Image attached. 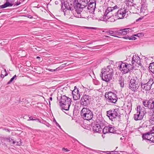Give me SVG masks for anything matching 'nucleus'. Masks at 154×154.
Here are the masks:
<instances>
[{
	"mask_svg": "<svg viewBox=\"0 0 154 154\" xmlns=\"http://www.w3.org/2000/svg\"><path fill=\"white\" fill-rule=\"evenodd\" d=\"M73 5L74 9H75V11L78 15L77 17L81 18V13L82 11L84 8L79 2L78 0H74Z\"/></svg>",
	"mask_w": 154,
	"mask_h": 154,
	"instance_id": "39448f33",
	"label": "nucleus"
},
{
	"mask_svg": "<svg viewBox=\"0 0 154 154\" xmlns=\"http://www.w3.org/2000/svg\"><path fill=\"white\" fill-rule=\"evenodd\" d=\"M143 17H139L138 19L136 20V22H137L139 21L140 20H141L143 19Z\"/></svg>",
	"mask_w": 154,
	"mask_h": 154,
	"instance_id": "603ef678",
	"label": "nucleus"
},
{
	"mask_svg": "<svg viewBox=\"0 0 154 154\" xmlns=\"http://www.w3.org/2000/svg\"><path fill=\"white\" fill-rule=\"evenodd\" d=\"M141 86L142 88H143V90H144L146 91H148V89H149V88H146V85H145V83H143V82H141Z\"/></svg>",
	"mask_w": 154,
	"mask_h": 154,
	"instance_id": "e433bc0d",
	"label": "nucleus"
},
{
	"mask_svg": "<svg viewBox=\"0 0 154 154\" xmlns=\"http://www.w3.org/2000/svg\"><path fill=\"white\" fill-rule=\"evenodd\" d=\"M131 83L130 81V83L129 84V86L128 87L132 91H134L135 92L138 89H133V87L134 86V88L135 87V84H134V83L133 84H132V85H131Z\"/></svg>",
	"mask_w": 154,
	"mask_h": 154,
	"instance_id": "c756f323",
	"label": "nucleus"
},
{
	"mask_svg": "<svg viewBox=\"0 0 154 154\" xmlns=\"http://www.w3.org/2000/svg\"><path fill=\"white\" fill-rule=\"evenodd\" d=\"M149 68L151 71L154 73V62L151 63Z\"/></svg>",
	"mask_w": 154,
	"mask_h": 154,
	"instance_id": "c85d7f7f",
	"label": "nucleus"
},
{
	"mask_svg": "<svg viewBox=\"0 0 154 154\" xmlns=\"http://www.w3.org/2000/svg\"><path fill=\"white\" fill-rule=\"evenodd\" d=\"M106 113L110 119L113 121L115 120L116 119H118V123L120 122L121 116L119 109H110L106 112Z\"/></svg>",
	"mask_w": 154,
	"mask_h": 154,
	"instance_id": "f03ea898",
	"label": "nucleus"
},
{
	"mask_svg": "<svg viewBox=\"0 0 154 154\" xmlns=\"http://www.w3.org/2000/svg\"><path fill=\"white\" fill-rule=\"evenodd\" d=\"M149 142L150 143L152 142L154 143V136H152H152L150 138Z\"/></svg>",
	"mask_w": 154,
	"mask_h": 154,
	"instance_id": "ea45409f",
	"label": "nucleus"
},
{
	"mask_svg": "<svg viewBox=\"0 0 154 154\" xmlns=\"http://www.w3.org/2000/svg\"><path fill=\"white\" fill-rule=\"evenodd\" d=\"M109 128H110V133H114L116 132V130L113 126L111 125V127Z\"/></svg>",
	"mask_w": 154,
	"mask_h": 154,
	"instance_id": "473e14b6",
	"label": "nucleus"
},
{
	"mask_svg": "<svg viewBox=\"0 0 154 154\" xmlns=\"http://www.w3.org/2000/svg\"><path fill=\"white\" fill-rule=\"evenodd\" d=\"M130 57H132V58H135V57H134V54H131L130 56Z\"/></svg>",
	"mask_w": 154,
	"mask_h": 154,
	"instance_id": "e2e57ef3",
	"label": "nucleus"
},
{
	"mask_svg": "<svg viewBox=\"0 0 154 154\" xmlns=\"http://www.w3.org/2000/svg\"><path fill=\"white\" fill-rule=\"evenodd\" d=\"M144 35V34L143 33L141 32L140 33H138L134 34V36L138 37H143Z\"/></svg>",
	"mask_w": 154,
	"mask_h": 154,
	"instance_id": "4c0bfd02",
	"label": "nucleus"
},
{
	"mask_svg": "<svg viewBox=\"0 0 154 154\" xmlns=\"http://www.w3.org/2000/svg\"><path fill=\"white\" fill-rule=\"evenodd\" d=\"M89 1L91 2H93V3H96V0H88Z\"/></svg>",
	"mask_w": 154,
	"mask_h": 154,
	"instance_id": "052dcab7",
	"label": "nucleus"
},
{
	"mask_svg": "<svg viewBox=\"0 0 154 154\" xmlns=\"http://www.w3.org/2000/svg\"><path fill=\"white\" fill-rule=\"evenodd\" d=\"M148 107L150 109H153L154 110V101L150 99L149 100Z\"/></svg>",
	"mask_w": 154,
	"mask_h": 154,
	"instance_id": "b1692460",
	"label": "nucleus"
},
{
	"mask_svg": "<svg viewBox=\"0 0 154 154\" xmlns=\"http://www.w3.org/2000/svg\"><path fill=\"white\" fill-rule=\"evenodd\" d=\"M111 125H109L108 126H106L103 129V132L104 134H105L108 133H110V128H109V127H111Z\"/></svg>",
	"mask_w": 154,
	"mask_h": 154,
	"instance_id": "393cba45",
	"label": "nucleus"
},
{
	"mask_svg": "<svg viewBox=\"0 0 154 154\" xmlns=\"http://www.w3.org/2000/svg\"><path fill=\"white\" fill-rule=\"evenodd\" d=\"M21 4V2H17L15 4H14V6H18L19 5Z\"/></svg>",
	"mask_w": 154,
	"mask_h": 154,
	"instance_id": "5fc2aeb1",
	"label": "nucleus"
},
{
	"mask_svg": "<svg viewBox=\"0 0 154 154\" xmlns=\"http://www.w3.org/2000/svg\"><path fill=\"white\" fill-rule=\"evenodd\" d=\"M124 29H126L125 30L127 31V33H129V32H132V31H133L130 28H124Z\"/></svg>",
	"mask_w": 154,
	"mask_h": 154,
	"instance_id": "c03bdc74",
	"label": "nucleus"
},
{
	"mask_svg": "<svg viewBox=\"0 0 154 154\" xmlns=\"http://www.w3.org/2000/svg\"><path fill=\"white\" fill-rule=\"evenodd\" d=\"M112 8L111 7H108L105 10V12L106 14H108L110 12H112L113 11V9H112Z\"/></svg>",
	"mask_w": 154,
	"mask_h": 154,
	"instance_id": "c9c22d12",
	"label": "nucleus"
},
{
	"mask_svg": "<svg viewBox=\"0 0 154 154\" xmlns=\"http://www.w3.org/2000/svg\"><path fill=\"white\" fill-rule=\"evenodd\" d=\"M61 8L63 10L64 15H69L67 11H72L74 9L69 5V3L67 2H65L64 0H62L61 2Z\"/></svg>",
	"mask_w": 154,
	"mask_h": 154,
	"instance_id": "0eeeda50",
	"label": "nucleus"
},
{
	"mask_svg": "<svg viewBox=\"0 0 154 154\" xmlns=\"http://www.w3.org/2000/svg\"><path fill=\"white\" fill-rule=\"evenodd\" d=\"M128 11L124 8H121L117 12L115 13V16L118 17V19H122L125 16L126 13Z\"/></svg>",
	"mask_w": 154,
	"mask_h": 154,
	"instance_id": "f8f14e48",
	"label": "nucleus"
},
{
	"mask_svg": "<svg viewBox=\"0 0 154 154\" xmlns=\"http://www.w3.org/2000/svg\"><path fill=\"white\" fill-rule=\"evenodd\" d=\"M154 82L153 79H150L146 83H145V85H146V88H149L148 91L151 88V86L153 84Z\"/></svg>",
	"mask_w": 154,
	"mask_h": 154,
	"instance_id": "412c9836",
	"label": "nucleus"
},
{
	"mask_svg": "<svg viewBox=\"0 0 154 154\" xmlns=\"http://www.w3.org/2000/svg\"><path fill=\"white\" fill-rule=\"evenodd\" d=\"M91 97L88 95L84 94L81 98L80 104L84 106H88L90 103Z\"/></svg>",
	"mask_w": 154,
	"mask_h": 154,
	"instance_id": "6e6552de",
	"label": "nucleus"
},
{
	"mask_svg": "<svg viewBox=\"0 0 154 154\" xmlns=\"http://www.w3.org/2000/svg\"><path fill=\"white\" fill-rule=\"evenodd\" d=\"M113 70L110 66H107L106 68H103L101 69V74L109 75H113Z\"/></svg>",
	"mask_w": 154,
	"mask_h": 154,
	"instance_id": "9b49d317",
	"label": "nucleus"
},
{
	"mask_svg": "<svg viewBox=\"0 0 154 154\" xmlns=\"http://www.w3.org/2000/svg\"><path fill=\"white\" fill-rule=\"evenodd\" d=\"M7 141L10 143H12L13 144H14L16 143V142L12 138H11L10 137H7Z\"/></svg>",
	"mask_w": 154,
	"mask_h": 154,
	"instance_id": "2f4dec72",
	"label": "nucleus"
},
{
	"mask_svg": "<svg viewBox=\"0 0 154 154\" xmlns=\"http://www.w3.org/2000/svg\"><path fill=\"white\" fill-rule=\"evenodd\" d=\"M100 76L101 78L103 81L106 82H108L112 80L113 76L109 75H108L100 74Z\"/></svg>",
	"mask_w": 154,
	"mask_h": 154,
	"instance_id": "6ab92c4d",
	"label": "nucleus"
},
{
	"mask_svg": "<svg viewBox=\"0 0 154 154\" xmlns=\"http://www.w3.org/2000/svg\"><path fill=\"white\" fill-rule=\"evenodd\" d=\"M127 2H131V3H132L134 2V0H126Z\"/></svg>",
	"mask_w": 154,
	"mask_h": 154,
	"instance_id": "6e6d98bb",
	"label": "nucleus"
},
{
	"mask_svg": "<svg viewBox=\"0 0 154 154\" xmlns=\"http://www.w3.org/2000/svg\"><path fill=\"white\" fill-rule=\"evenodd\" d=\"M16 77V75H15L7 83V85L10 84L14 79Z\"/></svg>",
	"mask_w": 154,
	"mask_h": 154,
	"instance_id": "58836bf2",
	"label": "nucleus"
},
{
	"mask_svg": "<svg viewBox=\"0 0 154 154\" xmlns=\"http://www.w3.org/2000/svg\"><path fill=\"white\" fill-rule=\"evenodd\" d=\"M108 14H106L105 12L103 15V20L105 19L106 20V17H107V15Z\"/></svg>",
	"mask_w": 154,
	"mask_h": 154,
	"instance_id": "09e8293b",
	"label": "nucleus"
},
{
	"mask_svg": "<svg viewBox=\"0 0 154 154\" xmlns=\"http://www.w3.org/2000/svg\"><path fill=\"white\" fill-rule=\"evenodd\" d=\"M134 57H135V58H140L137 54H136L135 53H134Z\"/></svg>",
	"mask_w": 154,
	"mask_h": 154,
	"instance_id": "680f3d73",
	"label": "nucleus"
},
{
	"mask_svg": "<svg viewBox=\"0 0 154 154\" xmlns=\"http://www.w3.org/2000/svg\"><path fill=\"white\" fill-rule=\"evenodd\" d=\"M1 78H4V75L2 74H1Z\"/></svg>",
	"mask_w": 154,
	"mask_h": 154,
	"instance_id": "774afa93",
	"label": "nucleus"
},
{
	"mask_svg": "<svg viewBox=\"0 0 154 154\" xmlns=\"http://www.w3.org/2000/svg\"><path fill=\"white\" fill-rule=\"evenodd\" d=\"M134 36V35L131 36V40H135L137 39V38Z\"/></svg>",
	"mask_w": 154,
	"mask_h": 154,
	"instance_id": "8fccbe9b",
	"label": "nucleus"
},
{
	"mask_svg": "<svg viewBox=\"0 0 154 154\" xmlns=\"http://www.w3.org/2000/svg\"><path fill=\"white\" fill-rule=\"evenodd\" d=\"M109 30H108V31H106L105 32H106V33L109 34Z\"/></svg>",
	"mask_w": 154,
	"mask_h": 154,
	"instance_id": "69168bd1",
	"label": "nucleus"
},
{
	"mask_svg": "<svg viewBox=\"0 0 154 154\" xmlns=\"http://www.w3.org/2000/svg\"><path fill=\"white\" fill-rule=\"evenodd\" d=\"M72 93L74 100H76L80 99V95L79 90L76 86L74 87V89L72 91Z\"/></svg>",
	"mask_w": 154,
	"mask_h": 154,
	"instance_id": "dca6fc26",
	"label": "nucleus"
},
{
	"mask_svg": "<svg viewBox=\"0 0 154 154\" xmlns=\"http://www.w3.org/2000/svg\"><path fill=\"white\" fill-rule=\"evenodd\" d=\"M126 29H120L117 30H115L114 34L112 35V36L115 37H119L117 36V35L119 36L123 35H126L127 34V31L125 30Z\"/></svg>",
	"mask_w": 154,
	"mask_h": 154,
	"instance_id": "2eb2a0df",
	"label": "nucleus"
},
{
	"mask_svg": "<svg viewBox=\"0 0 154 154\" xmlns=\"http://www.w3.org/2000/svg\"><path fill=\"white\" fill-rule=\"evenodd\" d=\"M111 16H110L109 15H107V17H106V20H107V19H109L110 18H111Z\"/></svg>",
	"mask_w": 154,
	"mask_h": 154,
	"instance_id": "13d9d810",
	"label": "nucleus"
},
{
	"mask_svg": "<svg viewBox=\"0 0 154 154\" xmlns=\"http://www.w3.org/2000/svg\"><path fill=\"white\" fill-rule=\"evenodd\" d=\"M72 138V139L74 140H76V141L78 143H79V144H81L82 145V146H84V147L87 148V149H90V148H88V147H87L86 146H85V145H83V144H82V143H81L80 142H79L75 138H74L72 137H71Z\"/></svg>",
	"mask_w": 154,
	"mask_h": 154,
	"instance_id": "a19ab883",
	"label": "nucleus"
},
{
	"mask_svg": "<svg viewBox=\"0 0 154 154\" xmlns=\"http://www.w3.org/2000/svg\"><path fill=\"white\" fill-rule=\"evenodd\" d=\"M141 80V78L140 77L135 76L133 77V79H132L130 80V82L131 83V85H132V84H135V87L134 88V86L133 87V89H138L140 85V81Z\"/></svg>",
	"mask_w": 154,
	"mask_h": 154,
	"instance_id": "1a4fd4ad",
	"label": "nucleus"
},
{
	"mask_svg": "<svg viewBox=\"0 0 154 154\" xmlns=\"http://www.w3.org/2000/svg\"><path fill=\"white\" fill-rule=\"evenodd\" d=\"M92 127L93 131L96 133H100L102 130V127L100 125L97 124L95 122L92 123Z\"/></svg>",
	"mask_w": 154,
	"mask_h": 154,
	"instance_id": "4468645a",
	"label": "nucleus"
},
{
	"mask_svg": "<svg viewBox=\"0 0 154 154\" xmlns=\"http://www.w3.org/2000/svg\"><path fill=\"white\" fill-rule=\"evenodd\" d=\"M149 100H143L142 101L143 104V105L146 107H147L148 106Z\"/></svg>",
	"mask_w": 154,
	"mask_h": 154,
	"instance_id": "f704fd0d",
	"label": "nucleus"
},
{
	"mask_svg": "<svg viewBox=\"0 0 154 154\" xmlns=\"http://www.w3.org/2000/svg\"><path fill=\"white\" fill-rule=\"evenodd\" d=\"M115 31L109 30V35L112 36V35H114V34Z\"/></svg>",
	"mask_w": 154,
	"mask_h": 154,
	"instance_id": "de8ad7c7",
	"label": "nucleus"
},
{
	"mask_svg": "<svg viewBox=\"0 0 154 154\" xmlns=\"http://www.w3.org/2000/svg\"><path fill=\"white\" fill-rule=\"evenodd\" d=\"M86 28L88 29H96L97 28L96 27H86Z\"/></svg>",
	"mask_w": 154,
	"mask_h": 154,
	"instance_id": "864d4df0",
	"label": "nucleus"
},
{
	"mask_svg": "<svg viewBox=\"0 0 154 154\" xmlns=\"http://www.w3.org/2000/svg\"><path fill=\"white\" fill-rule=\"evenodd\" d=\"M35 120V119H33L32 117H29V119H28V121L29 120Z\"/></svg>",
	"mask_w": 154,
	"mask_h": 154,
	"instance_id": "4d7b16f0",
	"label": "nucleus"
},
{
	"mask_svg": "<svg viewBox=\"0 0 154 154\" xmlns=\"http://www.w3.org/2000/svg\"><path fill=\"white\" fill-rule=\"evenodd\" d=\"M71 103V100L70 98L64 95L61 96L59 103L62 109L66 111L68 110Z\"/></svg>",
	"mask_w": 154,
	"mask_h": 154,
	"instance_id": "f257e3e1",
	"label": "nucleus"
},
{
	"mask_svg": "<svg viewBox=\"0 0 154 154\" xmlns=\"http://www.w3.org/2000/svg\"><path fill=\"white\" fill-rule=\"evenodd\" d=\"M126 4L127 6L128 7H134L135 5H136V4L133 3V2L131 3V2H127L126 3Z\"/></svg>",
	"mask_w": 154,
	"mask_h": 154,
	"instance_id": "7c9ffc66",
	"label": "nucleus"
},
{
	"mask_svg": "<svg viewBox=\"0 0 154 154\" xmlns=\"http://www.w3.org/2000/svg\"><path fill=\"white\" fill-rule=\"evenodd\" d=\"M96 121V122L95 123L100 125L101 126H103L105 125L106 123V122H105L103 119L102 117V115L100 114H99L97 116Z\"/></svg>",
	"mask_w": 154,
	"mask_h": 154,
	"instance_id": "ddd939ff",
	"label": "nucleus"
},
{
	"mask_svg": "<svg viewBox=\"0 0 154 154\" xmlns=\"http://www.w3.org/2000/svg\"><path fill=\"white\" fill-rule=\"evenodd\" d=\"M87 6V8L88 10L91 9L92 10H94L95 7L94 6V5L88 4Z\"/></svg>",
	"mask_w": 154,
	"mask_h": 154,
	"instance_id": "72a5a7b5",
	"label": "nucleus"
},
{
	"mask_svg": "<svg viewBox=\"0 0 154 154\" xmlns=\"http://www.w3.org/2000/svg\"><path fill=\"white\" fill-rule=\"evenodd\" d=\"M119 70L122 73H126L133 70L132 65L127 63L122 62L119 66Z\"/></svg>",
	"mask_w": 154,
	"mask_h": 154,
	"instance_id": "423d86ee",
	"label": "nucleus"
},
{
	"mask_svg": "<svg viewBox=\"0 0 154 154\" xmlns=\"http://www.w3.org/2000/svg\"><path fill=\"white\" fill-rule=\"evenodd\" d=\"M88 2H89V3H88V4L94 5V6L95 7L96 3H93V2H90L89 1H88Z\"/></svg>",
	"mask_w": 154,
	"mask_h": 154,
	"instance_id": "3c124183",
	"label": "nucleus"
},
{
	"mask_svg": "<svg viewBox=\"0 0 154 154\" xmlns=\"http://www.w3.org/2000/svg\"><path fill=\"white\" fill-rule=\"evenodd\" d=\"M150 119L152 121H154V110L150 117Z\"/></svg>",
	"mask_w": 154,
	"mask_h": 154,
	"instance_id": "79ce46f5",
	"label": "nucleus"
},
{
	"mask_svg": "<svg viewBox=\"0 0 154 154\" xmlns=\"http://www.w3.org/2000/svg\"><path fill=\"white\" fill-rule=\"evenodd\" d=\"M112 9H113V10H115V9L118 8V6L116 5L115 6H114L112 8Z\"/></svg>",
	"mask_w": 154,
	"mask_h": 154,
	"instance_id": "bf43d9fd",
	"label": "nucleus"
},
{
	"mask_svg": "<svg viewBox=\"0 0 154 154\" xmlns=\"http://www.w3.org/2000/svg\"><path fill=\"white\" fill-rule=\"evenodd\" d=\"M123 38L125 39H128L130 40H131V36L130 37L128 36H125L123 37Z\"/></svg>",
	"mask_w": 154,
	"mask_h": 154,
	"instance_id": "a18cd8bd",
	"label": "nucleus"
},
{
	"mask_svg": "<svg viewBox=\"0 0 154 154\" xmlns=\"http://www.w3.org/2000/svg\"><path fill=\"white\" fill-rule=\"evenodd\" d=\"M6 2L3 5H0V9H3L8 7L12 6L14 4L10 3L9 0H6Z\"/></svg>",
	"mask_w": 154,
	"mask_h": 154,
	"instance_id": "aec40b11",
	"label": "nucleus"
},
{
	"mask_svg": "<svg viewBox=\"0 0 154 154\" xmlns=\"http://www.w3.org/2000/svg\"><path fill=\"white\" fill-rule=\"evenodd\" d=\"M58 68H56L55 69H47L48 71L51 72H53L56 71H57L58 70Z\"/></svg>",
	"mask_w": 154,
	"mask_h": 154,
	"instance_id": "49530a36",
	"label": "nucleus"
},
{
	"mask_svg": "<svg viewBox=\"0 0 154 154\" xmlns=\"http://www.w3.org/2000/svg\"><path fill=\"white\" fill-rule=\"evenodd\" d=\"M6 142L7 141V137H0V142L3 145H6Z\"/></svg>",
	"mask_w": 154,
	"mask_h": 154,
	"instance_id": "a878e982",
	"label": "nucleus"
},
{
	"mask_svg": "<svg viewBox=\"0 0 154 154\" xmlns=\"http://www.w3.org/2000/svg\"><path fill=\"white\" fill-rule=\"evenodd\" d=\"M140 58H132V66L133 69L135 67H139V66H141L142 64L140 63Z\"/></svg>",
	"mask_w": 154,
	"mask_h": 154,
	"instance_id": "f3484780",
	"label": "nucleus"
},
{
	"mask_svg": "<svg viewBox=\"0 0 154 154\" xmlns=\"http://www.w3.org/2000/svg\"><path fill=\"white\" fill-rule=\"evenodd\" d=\"M55 3L56 5H58L59 4L58 2L57 1H56L55 2Z\"/></svg>",
	"mask_w": 154,
	"mask_h": 154,
	"instance_id": "338daca9",
	"label": "nucleus"
},
{
	"mask_svg": "<svg viewBox=\"0 0 154 154\" xmlns=\"http://www.w3.org/2000/svg\"><path fill=\"white\" fill-rule=\"evenodd\" d=\"M81 115L84 120L89 121L93 117L92 112L89 108L84 107L81 111Z\"/></svg>",
	"mask_w": 154,
	"mask_h": 154,
	"instance_id": "7ed1b4c3",
	"label": "nucleus"
},
{
	"mask_svg": "<svg viewBox=\"0 0 154 154\" xmlns=\"http://www.w3.org/2000/svg\"><path fill=\"white\" fill-rule=\"evenodd\" d=\"M152 136V134L149 132L143 134L142 138L143 140H147L149 141L150 138Z\"/></svg>",
	"mask_w": 154,
	"mask_h": 154,
	"instance_id": "4be33fe9",
	"label": "nucleus"
},
{
	"mask_svg": "<svg viewBox=\"0 0 154 154\" xmlns=\"http://www.w3.org/2000/svg\"><path fill=\"white\" fill-rule=\"evenodd\" d=\"M53 122H54L56 124V125L58 126L59 128H60V126L59 125L57 122H56L55 119L54 118V119H53Z\"/></svg>",
	"mask_w": 154,
	"mask_h": 154,
	"instance_id": "37998d69",
	"label": "nucleus"
},
{
	"mask_svg": "<svg viewBox=\"0 0 154 154\" xmlns=\"http://www.w3.org/2000/svg\"><path fill=\"white\" fill-rule=\"evenodd\" d=\"M119 83L121 88H123L124 86V79L123 78L121 77L119 80Z\"/></svg>",
	"mask_w": 154,
	"mask_h": 154,
	"instance_id": "cd10ccee",
	"label": "nucleus"
},
{
	"mask_svg": "<svg viewBox=\"0 0 154 154\" xmlns=\"http://www.w3.org/2000/svg\"><path fill=\"white\" fill-rule=\"evenodd\" d=\"M111 20H110L111 22H114L115 21V19L113 18H111Z\"/></svg>",
	"mask_w": 154,
	"mask_h": 154,
	"instance_id": "0e129e2a",
	"label": "nucleus"
},
{
	"mask_svg": "<svg viewBox=\"0 0 154 154\" xmlns=\"http://www.w3.org/2000/svg\"><path fill=\"white\" fill-rule=\"evenodd\" d=\"M88 0H80L79 3L83 7V8H85L87 6L88 4Z\"/></svg>",
	"mask_w": 154,
	"mask_h": 154,
	"instance_id": "5701e85b",
	"label": "nucleus"
},
{
	"mask_svg": "<svg viewBox=\"0 0 154 154\" xmlns=\"http://www.w3.org/2000/svg\"><path fill=\"white\" fill-rule=\"evenodd\" d=\"M146 114H147V112H146L145 110L143 111L141 110L139 112L138 111L137 113L134 114V120L136 121L141 120Z\"/></svg>",
	"mask_w": 154,
	"mask_h": 154,
	"instance_id": "9d476101",
	"label": "nucleus"
},
{
	"mask_svg": "<svg viewBox=\"0 0 154 154\" xmlns=\"http://www.w3.org/2000/svg\"><path fill=\"white\" fill-rule=\"evenodd\" d=\"M105 97L107 99V100L109 102L115 103L118 100L116 94L111 91L106 92L105 94Z\"/></svg>",
	"mask_w": 154,
	"mask_h": 154,
	"instance_id": "20e7f679",
	"label": "nucleus"
},
{
	"mask_svg": "<svg viewBox=\"0 0 154 154\" xmlns=\"http://www.w3.org/2000/svg\"><path fill=\"white\" fill-rule=\"evenodd\" d=\"M132 107V103L131 102H129L128 103L126 107L125 108V109L128 110V112H130L131 110Z\"/></svg>",
	"mask_w": 154,
	"mask_h": 154,
	"instance_id": "bb28decb",
	"label": "nucleus"
},
{
	"mask_svg": "<svg viewBox=\"0 0 154 154\" xmlns=\"http://www.w3.org/2000/svg\"><path fill=\"white\" fill-rule=\"evenodd\" d=\"M147 1L146 0H141L140 13H144L147 9Z\"/></svg>",
	"mask_w": 154,
	"mask_h": 154,
	"instance_id": "a211bd4d",
	"label": "nucleus"
}]
</instances>
